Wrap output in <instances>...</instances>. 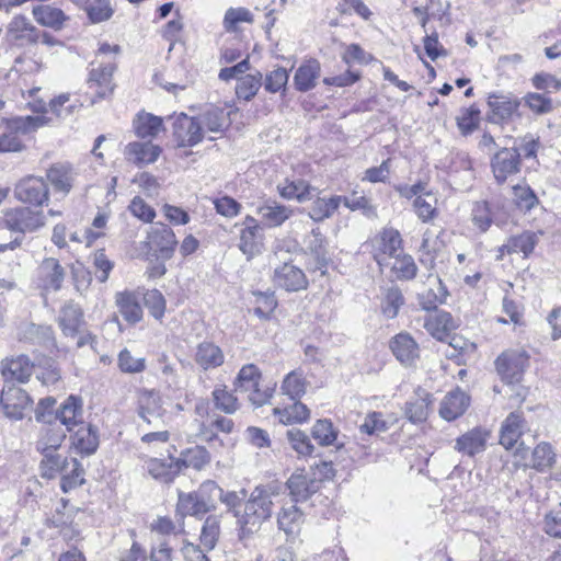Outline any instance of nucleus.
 <instances>
[{
    "mask_svg": "<svg viewBox=\"0 0 561 561\" xmlns=\"http://www.w3.org/2000/svg\"><path fill=\"white\" fill-rule=\"evenodd\" d=\"M45 124L46 121L43 116L16 117L3 122V129L0 134V153L23 150L21 135L31 133Z\"/></svg>",
    "mask_w": 561,
    "mask_h": 561,
    "instance_id": "f257e3e1",
    "label": "nucleus"
},
{
    "mask_svg": "<svg viewBox=\"0 0 561 561\" xmlns=\"http://www.w3.org/2000/svg\"><path fill=\"white\" fill-rule=\"evenodd\" d=\"M522 100L513 93L492 92L488 94V119L493 124H506L519 117Z\"/></svg>",
    "mask_w": 561,
    "mask_h": 561,
    "instance_id": "f03ea898",
    "label": "nucleus"
},
{
    "mask_svg": "<svg viewBox=\"0 0 561 561\" xmlns=\"http://www.w3.org/2000/svg\"><path fill=\"white\" fill-rule=\"evenodd\" d=\"M4 224L20 233H32L46 225V216L42 209L15 207L4 211Z\"/></svg>",
    "mask_w": 561,
    "mask_h": 561,
    "instance_id": "7ed1b4c3",
    "label": "nucleus"
},
{
    "mask_svg": "<svg viewBox=\"0 0 561 561\" xmlns=\"http://www.w3.org/2000/svg\"><path fill=\"white\" fill-rule=\"evenodd\" d=\"M370 252L380 267L401 252L402 240L398 230L386 228L369 241Z\"/></svg>",
    "mask_w": 561,
    "mask_h": 561,
    "instance_id": "20e7f679",
    "label": "nucleus"
},
{
    "mask_svg": "<svg viewBox=\"0 0 561 561\" xmlns=\"http://www.w3.org/2000/svg\"><path fill=\"white\" fill-rule=\"evenodd\" d=\"M239 230V250L248 260L262 253L264 250L263 228L253 216H245Z\"/></svg>",
    "mask_w": 561,
    "mask_h": 561,
    "instance_id": "39448f33",
    "label": "nucleus"
},
{
    "mask_svg": "<svg viewBox=\"0 0 561 561\" xmlns=\"http://www.w3.org/2000/svg\"><path fill=\"white\" fill-rule=\"evenodd\" d=\"M14 196L23 204L41 207L49 201V188L44 179L27 176L15 185Z\"/></svg>",
    "mask_w": 561,
    "mask_h": 561,
    "instance_id": "423d86ee",
    "label": "nucleus"
},
{
    "mask_svg": "<svg viewBox=\"0 0 561 561\" xmlns=\"http://www.w3.org/2000/svg\"><path fill=\"white\" fill-rule=\"evenodd\" d=\"M173 138L179 147H193L204 137V129L197 118L181 113L174 117Z\"/></svg>",
    "mask_w": 561,
    "mask_h": 561,
    "instance_id": "0eeeda50",
    "label": "nucleus"
},
{
    "mask_svg": "<svg viewBox=\"0 0 561 561\" xmlns=\"http://www.w3.org/2000/svg\"><path fill=\"white\" fill-rule=\"evenodd\" d=\"M138 415L148 425L159 426L164 424L165 410L162 398L153 390H141L138 393Z\"/></svg>",
    "mask_w": 561,
    "mask_h": 561,
    "instance_id": "6e6552de",
    "label": "nucleus"
},
{
    "mask_svg": "<svg viewBox=\"0 0 561 561\" xmlns=\"http://www.w3.org/2000/svg\"><path fill=\"white\" fill-rule=\"evenodd\" d=\"M0 403L8 417L21 420L31 408L32 400L23 389L8 385L2 389Z\"/></svg>",
    "mask_w": 561,
    "mask_h": 561,
    "instance_id": "1a4fd4ad",
    "label": "nucleus"
},
{
    "mask_svg": "<svg viewBox=\"0 0 561 561\" xmlns=\"http://www.w3.org/2000/svg\"><path fill=\"white\" fill-rule=\"evenodd\" d=\"M527 356L523 352L506 351L495 360V366L502 380L506 383H515L522 379Z\"/></svg>",
    "mask_w": 561,
    "mask_h": 561,
    "instance_id": "9d476101",
    "label": "nucleus"
},
{
    "mask_svg": "<svg viewBox=\"0 0 561 561\" xmlns=\"http://www.w3.org/2000/svg\"><path fill=\"white\" fill-rule=\"evenodd\" d=\"M490 437V430L477 426L457 437L454 448L463 456L474 457L486 449Z\"/></svg>",
    "mask_w": 561,
    "mask_h": 561,
    "instance_id": "9b49d317",
    "label": "nucleus"
},
{
    "mask_svg": "<svg viewBox=\"0 0 561 561\" xmlns=\"http://www.w3.org/2000/svg\"><path fill=\"white\" fill-rule=\"evenodd\" d=\"M273 280L278 287L287 291L305 290L308 287V278L305 272L290 263H284L276 267Z\"/></svg>",
    "mask_w": 561,
    "mask_h": 561,
    "instance_id": "f8f14e48",
    "label": "nucleus"
},
{
    "mask_svg": "<svg viewBox=\"0 0 561 561\" xmlns=\"http://www.w3.org/2000/svg\"><path fill=\"white\" fill-rule=\"evenodd\" d=\"M115 67L111 64L100 66L90 71L88 79V87L94 93L92 103L96 100L105 99L113 93V73Z\"/></svg>",
    "mask_w": 561,
    "mask_h": 561,
    "instance_id": "ddd939ff",
    "label": "nucleus"
},
{
    "mask_svg": "<svg viewBox=\"0 0 561 561\" xmlns=\"http://www.w3.org/2000/svg\"><path fill=\"white\" fill-rule=\"evenodd\" d=\"M519 152L514 148H505L495 153L492 159V171L499 183L505 182L508 176L519 170Z\"/></svg>",
    "mask_w": 561,
    "mask_h": 561,
    "instance_id": "4468645a",
    "label": "nucleus"
},
{
    "mask_svg": "<svg viewBox=\"0 0 561 561\" xmlns=\"http://www.w3.org/2000/svg\"><path fill=\"white\" fill-rule=\"evenodd\" d=\"M424 328L434 339L444 341L457 328V323L449 312L435 309L425 317Z\"/></svg>",
    "mask_w": 561,
    "mask_h": 561,
    "instance_id": "2eb2a0df",
    "label": "nucleus"
},
{
    "mask_svg": "<svg viewBox=\"0 0 561 561\" xmlns=\"http://www.w3.org/2000/svg\"><path fill=\"white\" fill-rule=\"evenodd\" d=\"M148 240L164 259H170L178 245L175 233L164 224H157L152 227L148 234Z\"/></svg>",
    "mask_w": 561,
    "mask_h": 561,
    "instance_id": "dca6fc26",
    "label": "nucleus"
},
{
    "mask_svg": "<svg viewBox=\"0 0 561 561\" xmlns=\"http://www.w3.org/2000/svg\"><path fill=\"white\" fill-rule=\"evenodd\" d=\"M470 397L459 388L448 392L440 402L439 415L446 421L461 416L469 408Z\"/></svg>",
    "mask_w": 561,
    "mask_h": 561,
    "instance_id": "f3484780",
    "label": "nucleus"
},
{
    "mask_svg": "<svg viewBox=\"0 0 561 561\" xmlns=\"http://www.w3.org/2000/svg\"><path fill=\"white\" fill-rule=\"evenodd\" d=\"M390 348L396 358L403 365H412L419 357V345L415 340L405 332H401L390 341Z\"/></svg>",
    "mask_w": 561,
    "mask_h": 561,
    "instance_id": "a211bd4d",
    "label": "nucleus"
},
{
    "mask_svg": "<svg viewBox=\"0 0 561 561\" xmlns=\"http://www.w3.org/2000/svg\"><path fill=\"white\" fill-rule=\"evenodd\" d=\"M41 286L45 290H58L65 278L64 267L54 257L45 259L38 268Z\"/></svg>",
    "mask_w": 561,
    "mask_h": 561,
    "instance_id": "6ab92c4d",
    "label": "nucleus"
},
{
    "mask_svg": "<svg viewBox=\"0 0 561 561\" xmlns=\"http://www.w3.org/2000/svg\"><path fill=\"white\" fill-rule=\"evenodd\" d=\"M33 371V364L25 355L5 359L1 363V374L7 381L25 382Z\"/></svg>",
    "mask_w": 561,
    "mask_h": 561,
    "instance_id": "aec40b11",
    "label": "nucleus"
},
{
    "mask_svg": "<svg viewBox=\"0 0 561 561\" xmlns=\"http://www.w3.org/2000/svg\"><path fill=\"white\" fill-rule=\"evenodd\" d=\"M194 360L204 370L214 369L225 363V354L218 345L205 341L196 346Z\"/></svg>",
    "mask_w": 561,
    "mask_h": 561,
    "instance_id": "412c9836",
    "label": "nucleus"
},
{
    "mask_svg": "<svg viewBox=\"0 0 561 561\" xmlns=\"http://www.w3.org/2000/svg\"><path fill=\"white\" fill-rule=\"evenodd\" d=\"M56 419L72 432L82 421V400L76 396L68 397L56 413Z\"/></svg>",
    "mask_w": 561,
    "mask_h": 561,
    "instance_id": "4be33fe9",
    "label": "nucleus"
},
{
    "mask_svg": "<svg viewBox=\"0 0 561 561\" xmlns=\"http://www.w3.org/2000/svg\"><path fill=\"white\" fill-rule=\"evenodd\" d=\"M541 232L524 231L520 234L511 237L500 252L504 253H523L524 257H528L539 242Z\"/></svg>",
    "mask_w": 561,
    "mask_h": 561,
    "instance_id": "5701e85b",
    "label": "nucleus"
},
{
    "mask_svg": "<svg viewBox=\"0 0 561 561\" xmlns=\"http://www.w3.org/2000/svg\"><path fill=\"white\" fill-rule=\"evenodd\" d=\"M525 422L523 416L517 412H512L503 421L500 431V444L505 449H512L523 434Z\"/></svg>",
    "mask_w": 561,
    "mask_h": 561,
    "instance_id": "b1692460",
    "label": "nucleus"
},
{
    "mask_svg": "<svg viewBox=\"0 0 561 561\" xmlns=\"http://www.w3.org/2000/svg\"><path fill=\"white\" fill-rule=\"evenodd\" d=\"M161 148L152 142L134 141L126 146V158L140 165L153 163L160 156Z\"/></svg>",
    "mask_w": 561,
    "mask_h": 561,
    "instance_id": "393cba45",
    "label": "nucleus"
},
{
    "mask_svg": "<svg viewBox=\"0 0 561 561\" xmlns=\"http://www.w3.org/2000/svg\"><path fill=\"white\" fill-rule=\"evenodd\" d=\"M432 402V394L428 391L417 389L415 398L410 400L405 407V415L408 420L415 424L426 421Z\"/></svg>",
    "mask_w": 561,
    "mask_h": 561,
    "instance_id": "a878e982",
    "label": "nucleus"
},
{
    "mask_svg": "<svg viewBox=\"0 0 561 561\" xmlns=\"http://www.w3.org/2000/svg\"><path fill=\"white\" fill-rule=\"evenodd\" d=\"M10 41L21 43H36L38 39L36 27L23 15H15L7 27Z\"/></svg>",
    "mask_w": 561,
    "mask_h": 561,
    "instance_id": "bb28decb",
    "label": "nucleus"
},
{
    "mask_svg": "<svg viewBox=\"0 0 561 561\" xmlns=\"http://www.w3.org/2000/svg\"><path fill=\"white\" fill-rule=\"evenodd\" d=\"M272 501L267 493H259L256 496L250 497L242 502L241 515L251 520L257 519L259 523L266 519L271 515Z\"/></svg>",
    "mask_w": 561,
    "mask_h": 561,
    "instance_id": "cd10ccee",
    "label": "nucleus"
},
{
    "mask_svg": "<svg viewBox=\"0 0 561 561\" xmlns=\"http://www.w3.org/2000/svg\"><path fill=\"white\" fill-rule=\"evenodd\" d=\"M71 435L73 447L81 454L91 455L99 447L96 430L90 424H80Z\"/></svg>",
    "mask_w": 561,
    "mask_h": 561,
    "instance_id": "c85d7f7f",
    "label": "nucleus"
},
{
    "mask_svg": "<svg viewBox=\"0 0 561 561\" xmlns=\"http://www.w3.org/2000/svg\"><path fill=\"white\" fill-rule=\"evenodd\" d=\"M32 13L34 20L39 25L54 30L62 28L65 22L68 20V16L61 9L48 4L34 7Z\"/></svg>",
    "mask_w": 561,
    "mask_h": 561,
    "instance_id": "c756f323",
    "label": "nucleus"
},
{
    "mask_svg": "<svg viewBox=\"0 0 561 561\" xmlns=\"http://www.w3.org/2000/svg\"><path fill=\"white\" fill-rule=\"evenodd\" d=\"M320 76V64L314 59L302 62L296 70L294 83L297 90L306 92L316 87Z\"/></svg>",
    "mask_w": 561,
    "mask_h": 561,
    "instance_id": "7c9ffc66",
    "label": "nucleus"
},
{
    "mask_svg": "<svg viewBox=\"0 0 561 561\" xmlns=\"http://www.w3.org/2000/svg\"><path fill=\"white\" fill-rule=\"evenodd\" d=\"M291 209L276 202H266L256 208L266 227H278L291 216Z\"/></svg>",
    "mask_w": 561,
    "mask_h": 561,
    "instance_id": "2f4dec72",
    "label": "nucleus"
},
{
    "mask_svg": "<svg viewBox=\"0 0 561 561\" xmlns=\"http://www.w3.org/2000/svg\"><path fill=\"white\" fill-rule=\"evenodd\" d=\"M445 249L444 241L431 230H426L421 245V261L427 263L432 268L436 266V260L442 257Z\"/></svg>",
    "mask_w": 561,
    "mask_h": 561,
    "instance_id": "473e14b6",
    "label": "nucleus"
},
{
    "mask_svg": "<svg viewBox=\"0 0 561 561\" xmlns=\"http://www.w3.org/2000/svg\"><path fill=\"white\" fill-rule=\"evenodd\" d=\"M47 179L56 191L68 194L72 187L75 173L69 164L58 163L48 169Z\"/></svg>",
    "mask_w": 561,
    "mask_h": 561,
    "instance_id": "72a5a7b5",
    "label": "nucleus"
},
{
    "mask_svg": "<svg viewBox=\"0 0 561 561\" xmlns=\"http://www.w3.org/2000/svg\"><path fill=\"white\" fill-rule=\"evenodd\" d=\"M278 194L285 199L304 203L311 198V186L304 180L286 179L277 185Z\"/></svg>",
    "mask_w": 561,
    "mask_h": 561,
    "instance_id": "f704fd0d",
    "label": "nucleus"
},
{
    "mask_svg": "<svg viewBox=\"0 0 561 561\" xmlns=\"http://www.w3.org/2000/svg\"><path fill=\"white\" fill-rule=\"evenodd\" d=\"M115 302L126 321L130 323H137L141 320L142 309L133 293H117L115 295Z\"/></svg>",
    "mask_w": 561,
    "mask_h": 561,
    "instance_id": "c9c22d12",
    "label": "nucleus"
},
{
    "mask_svg": "<svg viewBox=\"0 0 561 561\" xmlns=\"http://www.w3.org/2000/svg\"><path fill=\"white\" fill-rule=\"evenodd\" d=\"M64 334L75 336L83 323L81 309L73 304H66L58 318Z\"/></svg>",
    "mask_w": 561,
    "mask_h": 561,
    "instance_id": "e433bc0d",
    "label": "nucleus"
},
{
    "mask_svg": "<svg viewBox=\"0 0 561 561\" xmlns=\"http://www.w3.org/2000/svg\"><path fill=\"white\" fill-rule=\"evenodd\" d=\"M201 126L210 133H224L230 125V112L224 108L211 107L198 118Z\"/></svg>",
    "mask_w": 561,
    "mask_h": 561,
    "instance_id": "4c0bfd02",
    "label": "nucleus"
},
{
    "mask_svg": "<svg viewBox=\"0 0 561 561\" xmlns=\"http://www.w3.org/2000/svg\"><path fill=\"white\" fill-rule=\"evenodd\" d=\"M65 437L66 433L59 425L47 424L41 430L37 449H41L43 454L56 453Z\"/></svg>",
    "mask_w": 561,
    "mask_h": 561,
    "instance_id": "58836bf2",
    "label": "nucleus"
},
{
    "mask_svg": "<svg viewBox=\"0 0 561 561\" xmlns=\"http://www.w3.org/2000/svg\"><path fill=\"white\" fill-rule=\"evenodd\" d=\"M273 414L278 417V422L288 424H299L310 419V411L304 403L295 401L291 405L284 409L275 408Z\"/></svg>",
    "mask_w": 561,
    "mask_h": 561,
    "instance_id": "ea45409f",
    "label": "nucleus"
},
{
    "mask_svg": "<svg viewBox=\"0 0 561 561\" xmlns=\"http://www.w3.org/2000/svg\"><path fill=\"white\" fill-rule=\"evenodd\" d=\"M308 381L302 370L288 373L280 385V391L291 400H299L307 390Z\"/></svg>",
    "mask_w": 561,
    "mask_h": 561,
    "instance_id": "a19ab883",
    "label": "nucleus"
},
{
    "mask_svg": "<svg viewBox=\"0 0 561 561\" xmlns=\"http://www.w3.org/2000/svg\"><path fill=\"white\" fill-rule=\"evenodd\" d=\"M176 511L182 516H202L209 511V505L199 499L198 493H179Z\"/></svg>",
    "mask_w": 561,
    "mask_h": 561,
    "instance_id": "79ce46f5",
    "label": "nucleus"
},
{
    "mask_svg": "<svg viewBox=\"0 0 561 561\" xmlns=\"http://www.w3.org/2000/svg\"><path fill=\"white\" fill-rule=\"evenodd\" d=\"M134 129L138 137H156L162 129V118L150 113H139L134 119Z\"/></svg>",
    "mask_w": 561,
    "mask_h": 561,
    "instance_id": "37998d69",
    "label": "nucleus"
},
{
    "mask_svg": "<svg viewBox=\"0 0 561 561\" xmlns=\"http://www.w3.org/2000/svg\"><path fill=\"white\" fill-rule=\"evenodd\" d=\"M147 470L153 479L170 482L181 472V465L176 459L164 462L153 458L147 461Z\"/></svg>",
    "mask_w": 561,
    "mask_h": 561,
    "instance_id": "c03bdc74",
    "label": "nucleus"
},
{
    "mask_svg": "<svg viewBox=\"0 0 561 561\" xmlns=\"http://www.w3.org/2000/svg\"><path fill=\"white\" fill-rule=\"evenodd\" d=\"M383 266H389L392 273V276L397 279H412L416 275V264L413 257L409 254L398 253L394 257H392L388 264Z\"/></svg>",
    "mask_w": 561,
    "mask_h": 561,
    "instance_id": "a18cd8bd",
    "label": "nucleus"
},
{
    "mask_svg": "<svg viewBox=\"0 0 561 561\" xmlns=\"http://www.w3.org/2000/svg\"><path fill=\"white\" fill-rule=\"evenodd\" d=\"M437 204L438 198L436 194L426 190L422 195H417V198L414 199L413 208L417 217L423 222H427L437 216Z\"/></svg>",
    "mask_w": 561,
    "mask_h": 561,
    "instance_id": "49530a36",
    "label": "nucleus"
},
{
    "mask_svg": "<svg viewBox=\"0 0 561 561\" xmlns=\"http://www.w3.org/2000/svg\"><path fill=\"white\" fill-rule=\"evenodd\" d=\"M209 461V454L207 449L203 446H194L183 450L180 457L176 459V462H180L181 470L183 468H193L195 470H201L205 467Z\"/></svg>",
    "mask_w": 561,
    "mask_h": 561,
    "instance_id": "de8ad7c7",
    "label": "nucleus"
},
{
    "mask_svg": "<svg viewBox=\"0 0 561 561\" xmlns=\"http://www.w3.org/2000/svg\"><path fill=\"white\" fill-rule=\"evenodd\" d=\"M254 308L253 313L263 321L272 318L275 309L277 308V299L273 293H253Z\"/></svg>",
    "mask_w": 561,
    "mask_h": 561,
    "instance_id": "09e8293b",
    "label": "nucleus"
},
{
    "mask_svg": "<svg viewBox=\"0 0 561 561\" xmlns=\"http://www.w3.org/2000/svg\"><path fill=\"white\" fill-rule=\"evenodd\" d=\"M262 374L259 367L254 364H247L241 367L236 379V390L245 392L247 390L254 388L257 382H261Z\"/></svg>",
    "mask_w": 561,
    "mask_h": 561,
    "instance_id": "8fccbe9b",
    "label": "nucleus"
},
{
    "mask_svg": "<svg viewBox=\"0 0 561 561\" xmlns=\"http://www.w3.org/2000/svg\"><path fill=\"white\" fill-rule=\"evenodd\" d=\"M433 280L435 288H428L426 291L419 295L420 305L422 309L426 311L437 309V306L443 304L447 296V291L443 287L440 279L435 277Z\"/></svg>",
    "mask_w": 561,
    "mask_h": 561,
    "instance_id": "3c124183",
    "label": "nucleus"
},
{
    "mask_svg": "<svg viewBox=\"0 0 561 561\" xmlns=\"http://www.w3.org/2000/svg\"><path fill=\"white\" fill-rule=\"evenodd\" d=\"M342 203L341 196L330 198H317L310 208L309 215L314 221H321L331 217Z\"/></svg>",
    "mask_w": 561,
    "mask_h": 561,
    "instance_id": "603ef678",
    "label": "nucleus"
},
{
    "mask_svg": "<svg viewBox=\"0 0 561 561\" xmlns=\"http://www.w3.org/2000/svg\"><path fill=\"white\" fill-rule=\"evenodd\" d=\"M311 434L319 445L331 446L335 444L339 431L330 420L323 419L316 421L312 426Z\"/></svg>",
    "mask_w": 561,
    "mask_h": 561,
    "instance_id": "864d4df0",
    "label": "nucleus"
},
{
    "mask_svg": "<svg viewBox=\"0 0 561 561\" xmlns=\"http://www.w3.org/2000/svg\"><path fill=\"white\" fill-rule=\"evenodd\" d=\"M307 242V249L317 261V268L325 267L329 262V256L324 237L319 230H312Z\"/></svg>",
    "mask_w": 561,
    "mask_h": 561,
    "instance_id": "5fc2aeb1",
    "label": "nucleus"
},
{
    "mask_svg": "<svg viewBox=\"0 0 561 561\" xmlns=\"http://www.w3.org/2000/svg\"><path fill=\"white\" fill-rule=\"evenodd\" d=\"M404 304V298L401 290L397 287H390L383 293L381 300V312L388 319H393L398 316L400 308Z\"/></svg>",
    "mask_w": 561,
    "mask_h": 561,
    "instance_id": "6e6d98bb",
    "label": "nucleus"
},
{
    "mask_svg": "<svg viewBox=\"0 0 561 561\" xmlns=\"http://www.w3.org/2000/svg\"><path fill=\"white\" fill-rule=\"evenodd\" d=\"M213 400L215 407L227 413L232 414L239 409V402L237 397L228 390L226 386H218L213 390Z\"/></svg>",
    "mask_w": 561,
    "mask_h": 561,
    "instance_id": "4d7b16f0",
    "label": "nucleus"
},
{
    "mask_svg": "<svg viewBox=\"0 0 561 561\" xmlns=\"http://www.w3.org/2000/svg\"><path fill=\"white\" fill-rule=\"evenodd\" d=\"M480 119V110L476 106L460 110L456 117L457 126L463 136L470 135L478 129Z\"/></svg>",
    "mask_w": 561,
    "mask_h": 561,
    "instance_id": "13d9d810",
    "label": "nucleus"
},
{
    "mask_svg": "<svg viewBox=\"0 0 561 561\" xmlns=\"http://www.w3.org/2000/svg\"><path fill=\"white\" fill-rule=\"evenodd\" d=\"M262 85V73L247 75L239 79L236 87V94L239 99L250 101L257 93Z\"/></svg>",
    "mask_w": 561,
    "mask_h": 561,
    "instance_id": "bf43d9fd",
    "label": "nucleus"
},
{
    "mask_svg": "<svg viewBox=\"0 0 561 561\" xmlns=\"http://www.w3.org/2000/svg\"><path fill=\"white\" fill-rule=\"evenodd\" d=\"M525 106L536 115H545L553 111V103L545 94L529 92L523 98Z\"/></svg>",
    "mask_w": 561,
    "mask_h": 561,
    "instance_id": "052dcab7",
    "label": "nucleus"
},
{
    "mask_svg": "<svg viewBox=\"0 0 561 561\" xmlns=\"http://www.w3.org/2000/svg\"><path fill=\"white\" fill-rule=\"evenodd\" d=\"M286 436L290 444V447L299 456L307 457L313 453L314 447L311 444L310 438L308 437V435L305 432H302L298 428H293V430L287 431Z\"/></svg>",
    "mask_w": 561,
    "mask_h": 561,
    "instance_id": "680f3d73",
    "label": "nucleus"
},
{
    "mask_svg": "<svg viewBox=\"0 0 561 561\" xmlns=\"http://www.w3.org/2000/svg\"><path fill=\"white\" fill-rule=\"evenodd\" d=\"M117 365L123 373L138 374L146 369V359L144 357H135L129 350L124 348L118 354Z\"/></svg>",
    "mask_w": 561,
    "mask_h": 561,
    "instance_id": "e2e57ef3",
    "label": "nucleus"
},
{
    "mask_svg": "<svg viewBox=\"0 0 561 561\" xmlns=\"http://www.w3.org/2000/svg\"><path fill=\"white\" fill-rule=\"evenodd\" d=\"M556 461V453L549 443L538 444L533 451V465L536 469L545 470Z\"/></svg>",
    "mask_w": 561,
    "mask_h": 561,
    "instance_id": "0e129e2a",
    "label": "nucleus"
},
{
    "mask_svg": "<svg viewBox=\"0 0 561 561\" xmlns=\"http://www.w3.org/2000/svg\"><path fill=\"white\" fill-rule=\"evenodd\" d=\"M67 465L66 458L57 453L44 454L41 462L42 476L44 478H55Z\"/></svg>",
    "mask_w": 561,
    "mask_h": 561,
    "instance_id": "69168bd1",
    "label": "nucleus"
},
{
    "mask_svg": "<svg viewBox=\"0 0 561 561\" xmlns=\"http://www.w3.org/2000/svg\"><path fill=\"white\" fill-rule=\"evenodd\" d=\"M220 534L219 520L215 516H210L205 520V524L202 528V542L204 543V549L210 551L215 548Z\"/></svg>",
    "mask_w": 561,
    "mask_h": 561,
    "instance_id": "338daca9",
    "label": "nucleus"
},
{
    "mask_svg": "<svg viewBox=\"0 0 561 561\" xmlns=\"http://www.w3.org/2000/svg\"><path fill=\"white\" fill-rule=\"evenodd\" d=\"M252 23L253 16L245 8H230L224 18V26L228 32H234L239 23Z\"/></svg>",
    "mask_w": 561,
    "mask_h": 561,
    "instance_id": "774afa93",
    "label": "nucleus"
}]
</instances>
